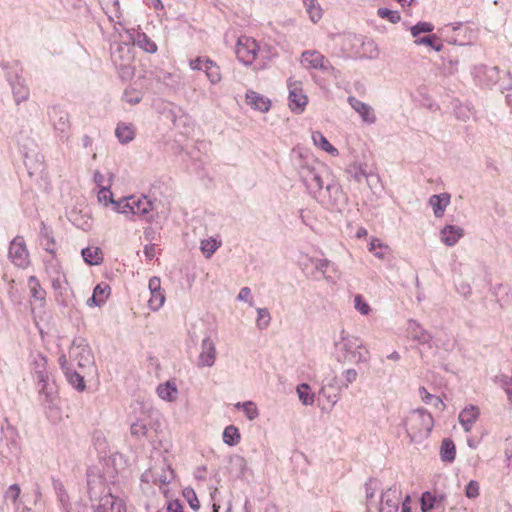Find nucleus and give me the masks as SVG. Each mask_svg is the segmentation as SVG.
I'll return each mask as SVG.
<instances>
[{
  "mask_svg": "<svg viewBox=\"0 0 512 512\" xmlns=\"http://www.w3.org/2000/svg\"><path fill=\"white\" fill-rule=\"evenodd\" d=\"M298 175L308 193L318 202L331 206L343 202L341 185L323 163L314 159H300Z\"/></svg>",
  "mask_w": 512,
  "mask_h": 512,
  "instance_id": "f257e3e1",
  "label": "nucleus"
},
{
  "mask_svg": "<svg viewBox=\"0 0 512 512\" xmlns=\"http://www.w3.org/2000/svg\"><path fill=\"white\" fill-rule=\"evenodd\" d=\"M111 184L101 187L98 191V200L105 205L111 203L118 213L124 214L130 220L152 222L156 214L153 202L146 195H131L118 201L112 199Z\"/></svg>",
  "mask_w": 512,
  "mask_h": 512,
  "instance_id": "f03ea898",
  "label": "nucleus"
},
{
  "mask_svg": "<svg viewBox=\"0 0 512 512\" xmlns=\"http://www.w3.org/2000/svg\"><path fill=\"white\" fill-rule=\"evenodd\" d=\"M333 357L341 365H360L370 361L369 349L363 341L355 335L341 330L333 342Z\"/></svg>",
  "mask_w": 512,
  "mask_h": 512,
  "instance_id": "7ed1b4c3",
  "label": "nucleus"
},
{
  "mask_svg": "<svg viewBox=\"0 0 512 512\" xmlns=\"http://www.w3.org/2000/svg\"><path fill=\"white\" fill-rule=\"evenodd\" d=\"M5 72V79L8 82L13 101L16 106L27 102L30 98V88L23 76V68L18 61H2L0 63Z\"/></svg>",
  "mask_w": 512,
  "mask_h": 512,
  "instance_id": "20e7f679",
  "label": "nucleus"
},
{
  "mask_svg": "<svg viewBox=\"0 0 512 512\" xmlns=\"http://www.w3.org/2000/svg\"><path fill=\"white\" fill-rule=\"evenodd\" d=\"M433 426L432 415L424 409L410 412L405 419L406 433L413 444L424 443L429 438Z\"/></svg>",
  "mask_w": 512,
  "mask_h": 512,
  "instance_id": "39448f33",
  "label": "nucleus"
},
{
  "mask_svg": "<svg viewBox=\"0 0 512 512\" xmlns=\"http://www.w3.org/2000/svg\"><path fill=\"white\" fill-rule=\"evenodd\" d=\"M134 59V48L129 43L122 42L112 45L111 60L121 80L127 81L134 76Z\"/></svg>",
  "mask_w": 512,
  "mask_h": 512,
  "instance_id": "423d86ee",
  "label": "nucleus"
},
{
  "mask_svg": "<svg viewBox=\"0 0 512 512\" xmlns=\"http://www.w3.org/2000/svg\"><path fill=\"white\" fill-rule=\"evenodd\" d=\"M33 371L38 379L39 393L44 397L47 403H53L55 395L52 387L48 383L47 359L42 354H37L32 362Z\"/></svg>",
  "mask_w": 512,
  "mask_h": 512,
  "instance_id": "0eeeda50",
  "label": "nucleus"
},
{
  "mask_svg": "<svg viewBox=\"0 0 512 512\" xmlns=\"http://www.w3.org/2000/svg\"><path fill=\"white\" fill-rule=\"evenodd\" d=\"M48 116L59 140L68 142L71 128L69 114L60 106L54 105L48 108Z\"/></svg>",
  "mask_w": 512,
  "mask_h": 512,
  "instance_id": "6e6552de",
  "label": "nucleus"
},
{
  "mask_svg": "<svg viewBox=\"0 0 512 512\" xmlns=\"http://www.w3.org/2000/svg\"><path fill=\"white\" fill-rule=\"evenodd\" d=\"M259 51V45L255 39L242 35L237 39L235 54L237 59L245 66L251 65Z\"/></svg>",
  "mask_w": 512,
  "mask_h": 512,
  "instance_id": "1a4fd4ad",
  "label": "nucleus"
},
{
  "mask_svg": "<svg viewBox=\"0 0 512 512\" xmlns=\"http://www.w3.org/2000/svg\"><path fill=\"white\" fill-rule=\"evenodd\" d=\"M301 63L304 68L308 70H320L329 74H335L336 72L331 62L317 50H306L302 52Z\"/></svg>",
  "mask_w": 512,
  "mask_h": 512,
  "instance_id": "9d476101",
  "label": "nucleus"
},
{
  "mask_svg": "<svg viewBox=\"0 0 512 512\" xmlns=\"http://www.w3.org/2000/svg\"><path fill=\"white\" fill-rule=\"evenodd\" d=\"M287 87L289 91L288 100L290 109L293 112L301 113L308 102V98L303 92L302 82L290 77L287 81Z\"/></svg>",
  "mask_w": 512,
  "mask_h": 512,
  "instance_id": "9b49d317",
  "label": "nucleus"
},
{
  "mask_svg": "<svg viewBox=\"0 0 512 512\" xmlns=\"http://www.w3.org/2000/svg\"><path fill=\"white\" fill-rule=\"evenodd\" d=\"M174 478V471L170 465L163 464L161 467H151L141 475V481L159 486L169 484Z\"/></svg>",
  "mask_w": 512,
  "mask_h": 512,
  "instance_id": "f8f14e48",
  "label": "nucleus"
},
{
  "mask_svg": "<svg viewBox=\"0 0 512 512\" xmlns=\"http://www.w3.org/2000/svg\"><path fill=\"white\" fill-rule=\"evenodd\" d=\"M403 500L400 486L393 484L382 493L379 512H398Z\"/></svg>",
  "mask_w": 512,
  "mask_h": 512,
  "instance_id": "ddd939ff",
  "label": "nucleus"
},
{
  "mask_svg": "<svg viewBox=\"0 0 512 512\" xmlns=\"http://www.w3.org/2000/svg\"><path fill=\"white\" fill-rule=\"evenodd\" d=\"M472 74L481 85L492 88L499 81L500 69L497 66L479 64L474 66Z\"/></svg>",
  "mask_w": 512,
  "mask_h": 512,
  "instance_id": "4468645a",
  "label": "nucleus"
},
{
  "mask_svg": "<svg viewBox=\"0 0 512 512\" xmlns=\"http://www.w3.org/2000/svg\"><path fill=\"white\" fill-rule=\"evenodd\" d=\"M9 258L18 267L25 268L29 264V253L22 237H15L9 247Z\"/></svg>",
  "mask_w": 512,
  "mask_h": 512,
  "instance_id": "2eb2a0df",
  "label": "nucleus"
},
{
  "mask_svg": "<svg viewBox=\"0 0 512 512\" xmlns=\"http://www.w3.org/2000/svg\"><path fill=\"white\" fill-rule=\"evenodd\" d=\"M127 38L132 42V47L137 46L147 53H155L157 51L156 43L150 39L144 32L138 29L127 31Z\"/></svg>",
  "mask_w": 512,
  "mask_h": 512,
  "instance_id": "dca6fc26",
  "label": "nucleus"
},
{
  "mask_svg": "<svg viewBox=\"0 0 512 512\" xmlns=\"http://www.w3.org/2000/svg\"><path fill=\"white\" fill-rule=\"evenodd\" d=\"M216 347L213 340L206 337L202 340L201 351L198 356L197 366L198 367H212L216 361Z\"/></svg>",
  "mask_w": 512,
  "mask_h": 512,
  "instance_id": "f3484780",
  "label": "nucleus"
},
{
  "mask_svg": "<svg viewBox=\"0 0 512 512\" xmlns=\"http://www.w3.org/2000/svg\"><path fill=\"white\" fill-rule=\"evenodd\" d=\"M347 102L351 108L360 116L362 121L367 124H374L377 120L374 109L367 103L358 100L354 96H349Z\"/></svg>",
  "mask_w": 512,
  "mask_h": 512,
  "instance_id": "a211bd4d",
  "label": "nucleus"
},
{
  "mask_svg": "<svg viewBox=\"0 0 512 512\" xmlns=\"http://www.w3.org/2000/svg\"><path fill=\"white\" fill-rule=\"evenodd\" d=\"M71 354L78 361L80 368H93L94 356L88 345L74 342Z\"/></svg>",
  "mask_w": 512,
  "mask_h": 512,
  "instance_id": "6ab92c4d",
  "label": "nucleus"
},
{
  "mask_svg": "<svg viewBox=\"0 0 512 512\" xmlns=\"http://www.w3.org/2000/svg\"><path fill=\"white\" fill-rule=\"evenodd\" d=\"M46 272L54 290H62L67 283L66 276L57 260L46 263Z\"/></svg>",
  "mask_w": 512,
  "mask_h": 512,
  "instance_id": "aec40b11",
  "label": "nucleus"
},
{
  "mask_svg": "<svg viewBox=\"0 0 512 512\" xmlns=\"http://www.w3.org/2000/svg\"><path fill=\"white\" fill-rule=\"evenodd\" d=\"M24 164L30 176L42 177L46 166L43 155L39 153L24 155Z\"/></svg>",
  "mask_w": 512,
  "mask_h": 512,
  "instance_id": "412c9836",
  "label": "nucleus"
},
{
  "mask_svg": "<svg viewBox=\"0 0 512 512\" xmlns=\"http://www.w3.org/2000/svg\"><path fill=\"white\" fill-rule=\"evenodd\" d=\"M94 512H125V505L122 500L108 494L100 499L99 504L94 508Z\"/></svg>",
  "mask_w": 512,
  "mask_h": 512,
  "instance_id": "4be33fe9",
  "label": "nucleus"
},
{
  "mask_svg": "<svg viewBox=\"0 0 512 512\" xmlns=\"http://www.w3.org/2000/svg\"><path fill=\"white\" fill-rule=\"evenodd\" d=\"M158 397L166 402H175L179 396V390L174 379L160 383L156 388Z\"/></svg>",
  "mask_w": 512,
  "mask_h": 512,
  "instance_id": "5701e85b",
  "label": "nucleus"
},
{
  "mask_svg": "<svg viewBox=\"0 0 512 512\" xmlns=\"http://www.w3.org/2000/svg\"><path fill=\"white\" fill-rule=\"evenodd\" d=\"M480 415L479 408L474 405L465 407L458 416L459 423L465 432H470L474 423L478 420Z\"/></svg>",
  "mask_w": 512,
  "mask_h": 512,
  "instance_id": "b1692460",
  "label": "nucleus"
},
{
  "mask_svg": "<svg viewBox=\"0 0 512 512\" xmlns=\"http://www.w3.org/2000/svg\"><path fill=\"white\" fill-rule=\"evenodd\" d=\"M246 103L252 109L262 113L268 112L271 107L270 99L253 90H248L246 92Z\"/></svg>",
  "mask_w": 512,
  "mask_h": 512,
  "instance_id": "393cba45",
  "label": "nucleus"
},
{
  "mask_svg": "<svg viewBox=\"0 0 512 512\" xmlns=\"http://www.w3.org/2000/svg\"><path fill=\"white\" fill-rule=\"evenodd\" d=\"M341 41V50L347 56L357 57V50L361 40V35L347 33L339 36Z\"/></svg>",
  "mask_w": 512,
  "mask_h": 512,
  "instance_id": "a878e982",
  "label": "nucleus"
},
{
  "mask_svg": "<svg viewBox=\"0 0 512 512\" xmlns=\"http://www.w3.org/2000/svg\"><path fill=\"white\" fill-rule=\"evenodd\" d=\"M359 42V49L357 50L358 58L376 59L379 57L380 51L377 44L372 39L361 36Z\"/></svg>",
  "mask_w": 512,
  "mask_h": 512,
  "instance_id": "bb28decb",
  "label": "nucleus"
},
{
  "mask_svg": "<svg viewBox=\"0 0 512 512\" xmlns=\"http://www.w3.org/2000/svg\"><path fill=\"white\" fill-rule=\"evenodd\" d=\"M451 196L449 193L434 194L429 198V205L433 209L436 218L444 215L445 209L450 204Z\"/></svg>",
  "mask_w": 512,
  "mask_h": 512,
  "instance_id": "cd10ccee",
  "label": "nucleus"
},
{
  "mask_svg": "<svg viewBox=\"0 0 512 512\" xmlns=\"http://www.w3.org/2000/svg\"><path fill=\"white\" fill-rule=\"evenodd\" d=\"M110 291V286L107 283H100L96 285L92 296L87 300V305L90 307L103 305L108 299Z\"/></svg>",
  "mask_w": 512,
  "mask_h": 512,
  "instance_id": "c85d7f7f",
  "label": "nucleus"
},
{
  "mask_svg": "<svg viewBox=\"0 0 512 512\" xmlns=\"http://www.w3.org/2000/svg\"><path fill=\"white\" fill-rule=\"evenodd\" d=\"M463 236V230L459 226H443L440 231V239L447 246H453Z\"/></svg>",
  "mask_w": 512,
  "mask_h": 512,
  "instance_id": "c756f323",
  "label": "nucleus"
},
{
  "mask_svg": "<svg viewBox=\"0 0 512 512\" xmlns=\"http://www.w3.org/2000/svg\"><path fill=\"white\" fill-rule=\"evenodd\" d=\"M222 240L219 235L208 236L200 242V250L209 259L221 247Z\"/></svg>",
  "mask_w": 512,
  "mask_h": 512,
  "instance_id": "7c9ffc66",
  "label": "nucleus"
},
{
  "mask_svg": "<svg viewBox=\"0 0 512 512\" xmlns=\"http://www.w3.org/2000/svg\"><path fill=\"white\" fill-rule=\"evenodd\" d=\"M115 135L121 144H127L135 138V129L132 124L118 123Z\"/></svg>",
  "mask_w": 512,
  "mask_h": 512,
  "instance_id": "2f4dec72",
  "label": "nucleus"
},
{
  "mask_svg": "<svg viewBox=\"0 0 512 512\" xmlns=\"http://www.w3.org/2000/svg\"><path fill=\"white\" fill-rule=\"evenodd\" d=\"M312 140L315 146L321 148L332 156L339 154L338 150L327 140V138L319 131L312 132Z\"/></svg>",
  "mask_w": 512,
  "mask_h": 512,
  "instance_id": "473e14b6",
  "label": "nucleus"
},
{
  "mask_svg": "<svg viewBox=\"0 0 512 512\" xmlns=\"http://www.w3.org/2000/svg\"><path fill=\"white\" fill-rule=\"evenodd\" d=\"M84 261L89 265H99L103 261L102 252L99 247L89 246L81 251Z\"/></svg>",
  "mask_w": 512,
  "mask_h": 512,
  "instance_id": "72a5a7b5",
  "label": "nucleus"
},
{
  "mask_svg": "<svg viewBox=\"0 0 512 512\" xmlns=\"http://www.w3.org/2000/svg\"><path fill=\"white\" fill-rule=\"evenodd\" d=\"M419 395H420L421 400L425 404L431 405V406H433L434 408H436L438 410H444L445 404L443 403L441 398L439 396H436V395H433V394L429 393L425 389V387H420L419 388Z\"/></svg>",
  "mask_w": 512,
  "mask_h": 512,
  "instance_id": "f704fd0d",
  "label": "nucleus"
},
{
  "mask_svg": "<svg viewBox=\"0 0 512 512\" xmlns=\"http://www.w3.org/2000/svg\"><path fill=\"white\" fill-rule=\"evenodd\" d=\"M309 18L313 23H317L322 18V8L317 0H303Z\"/></svg>",
  "mask_w": 512,
  "mask_h": 512,
  "instance_id": "c9c22d12",
  "label": "nucleus"
},
{
  "mask_svg": "<svg viewBox=\"0 0 512 512\" xmlns=\"http://www.w3.org/2000/svg\"><path fill=\"white\" fill-rule=\"evenodd\" d=\"M204 72L211 84L214 85L221 81L220 68L214 61L207 59Z\"/></svg>",
  "mask_w": 512,
  "mask_h": 512,
  "instance_id": "e433bc0d",
  "label": "nucleus"
},
{
  "mask_svg": "<svg viewBox=\"0 0 512 512\" xmlns=\"http://www.w3.org/2000/svg\"><path fill=\"white\" fill-rule=\"evenodd\" d=\"M441 459L445 462H452L455 459V444L451 439H444L440 449Z\"/></svg>",
  "mask_w": 512,
  "mask_h": 512,
  "instance_id": "4c0bfd02",
  "label": "nucleus"
},
{
  "mask_svg": "<svg viewBox=\"0 0 512 512\" xmlns=\"http://www.w3.org/2000/svg\"><path fill=\"white\" fill-rule=\"evenodd\" d=\"M241 435L234 425L227 426L223 431V441L229 446H235L240 442Z\"/></svg>",
  "mask_w": 512,
  "mask_h": 512,
  "instance_id": "58836bf2",
  "label": "nucleus"
},
{
  "mask_svg": "<svg viewBox=\"0 0 512 512\" xmlns=\"http://www.w3.org/2000/svg\"><path fill=\"white\" fill-rule=\"evenodd\" d=\"M414 43L416 45H427L430 46L435 51L439 52L443 48V44L439 41V38L435 34H429L423 37H419L415 39Z\"/></svg>",
  "mask_w": 512,
  "mask_h": 512,
  "instance_id": "ea45409f",
  "label": "nucleus"
},
{
  "mask_svg": "<svg viewBox=\"0 0 512 512\" xmlns=\"http://www.w3.org/2000/svg\"><path fill=\"white\" fill-rule=\"evenodd\" d=\"M369 251L372 252L375 257L384 259L389 253V247L379 239L373 238L369 244Z\"/></svg>",
  "mask_w": 512,
  "mask_h": 512,
  "instance_id": "a19ab883",
  "label": "nucleus"
},
{
  "mask_svg": "<svg viewBox=\"0 0 512 512\" xmlns=\"http://www.w3.org/2000/svg\"><path fill=\"white\" fill-rule=\"evenodd\" d=\"M235 408L242 409L245 416L250 421L256 419L259 416L258 408H257L256 404L252 401H246L243 403L238 402L235 404Z\"/></svg>",
  "mask_w": 512,
  "mask_h": 512,
  "instance_id": "79ce46f5",
  "label": "nucleus"
},
{
  "mask_svg": "<svg viewBox=\"0 0 512 512\" xmlns=\"http://www.w3.org/2000/svg\"><path fill=\"white\" fill-rule=\"evenodd\" d=\"M28 286L32 298L39 301H43L45 299V291L42 289L38 279L35 276H30L28 278Z\"/></svg>",
  "mask_w": 512,
  "mask_h": 512,
  "instance_id": "37998d69",
  "label": "nucleus"
},
{
  "mask_svg": "<svg viewBox=\"0 0 512 512\" xmlns=\"http://www.w3.org/2000/svg\"><path fill=\"white\" fill-rule=\"evenodd\" d=\"M346 174L349 180H354L358 183L367 180V174L365 170L357 164L350 165L346 170Z\"/></svg>",
  "mask_w": 512,
  "mask_h": 512,
  "instance_id": "c03bdc74",
  "label": "nucleus"
},
{
  "mask_svg": "<svg viewBox=\"0 0 512 512\" xmlns=\"http://www.w3.org/2000/svg\"><path fill=\"white\" fill-rule=\"evenodd\" d=\"M65 376L67 381L78 391L85 389L84 376L80 375L78 372L67 369Z\"/></svg>",
  "mask_w": 512,
  "mask_h": 512,
  "instance_id": "a18cd8bd",
  "label": "nucleus"
},
{
  "mask_svg": "<svg viewBox=\"0 0 512 512\" xmlns=\"http://www.w3.org/2000/svg\"><path fill=\"white\" fill-rule=\"evenodd\" d=\"M409 330L411 331L413 338L419 340L422 343H426L430 340V334L420 327L415 321H409Z\"/></svg>",
  "mask_w": 512,
  "mask_h": 512,
  "instance_id": "49530a36",
  "label": "nucleus"
},
{
  "mask_svg": "<svg viewBox=\"0 0 512 512\" xmlns=\"http://www.w3.org/2000/svg\"><path fill=\"white\" fill-rule=\"evenodd\" d=\"M256 325L260 330L267 329L271 322V316L266 308H257Z\"/></svg>",
  "mask_w": 512,
  "mask_h": 512,
  "instance_id": "de8ad7c7",
  "label": "nucleus"
},
{
  "mask_svg": "<svg viewBox=\"0 0 512 512\" xmlns=\"http://www.w3.org/2000/svg\"><path fill=\"white\" fill-rule=\"evenodd\" d=\"M310 390V387L308 384H300L298 387H297V393H298V397L300 399V401L304 404V405H312L313 402H314V395L311 394L309 392Z\"/></svg>",
  "mask_w": 512,
  "mask_h": 512,
  "instance_id": "09e8293b",
  "label": "nucleus"
},
{
  "mask_svg": "<svg viewBox=\"0 0 512 512\" xmlns=\"http://www.w3.org/2000/svg\"><path fill=\"white\" fill-rule=\"evenodd\" d=\"M357 377H358V372L356 371V369H354V368L345 369L341 373L342 381H341V385L339 388L347 389L350 384L354 383L357 380Z\"/></svg>",
  "mask_w": 512,
  "mask_h": 512,
  "instance_id": "8fccbe9b",
  "label": "nucleus"
},
{
  "mask_svg": "<svg viewBox=\"0 0 512 512\" xmlns=\"http://www.w3.org/2000/svg\"><path fill=\"white\" fill-rule=\"evenodd\" d=\"M150 293H151V297L148 301V305L151 310L157 311L163 306V304L165 302L164 291L162 290V291H156V292H150Z\"/></svg>",
  "mask_w": 512,
  "mask_h": 512,
  "instance_id": "3c124183",
  "label": "nucleus"
},
{
  "mask_svg": "<svg viewBox=\"0 0 512 512\" xmlns=\"http://www.w3.org/2000/svg\"><path fill=\"white\" fill-rule=\"evenodd\" d=\"M377 15L380 18L387 19L389 22L396 24L401 20L400 13L395 10H390L388 8H379L377 10Z\"/></svg>",
  "mask_w": 512,
  "mask_h": 512,
  "instance_id": "603ef678",
  "label": "nucleus"
},
{
  "mask_svg": "<svg viewBox=\"0 0 512 512\" xmlns=\"http://www.w3.org/2000/svg\"><path fill=\"white\" fill-rule=\"evenodd\" d=\"M41 246L52 255L55 254V241L54 238L45 229L41 234L40 239Z\"/></svg>",
  "mask_w": 512,
  "mask_h": 512,
  "instance_id": "864d4df0",
  "label": "nucleus"
},
{
  "mask_svg": "<svg viewBox=\"0 0 512 512\" xmlns=\"http://www.w3.org/2000/svg\"><path fill=\"white\" fill-rule=\"evenodd\" d=\"M433 29L434 26L430 22H418L416 25L411 27L410 31L412 36L417 39L421 33H430Z\"/></svg>",
  "mask_w": 512,
  "mask_h": 512,
  "instance_id": "5fc2aeb1",
  "label": "nucleus"
},
{
  "mask_svg": "<svg viewBox=\"0 0 512 512\" xmlns=\"http://www.w3.org/2000/svg\"><path fill=\"white\" fill-rule=\"evenodd\" d=\"M353 302H354V308L361 315H368L370 313L371 307L362 295H360V294L355 295Z\"/></svg>",
  "mask_w": 512,
  "mask_h": 512,
  "instance_id": "6e6d98bb",
  "label": "nucleus"
},
{
  "mask_svg": "<svg viewBox=\"0 0 512 512\" xmlns=\"http://www.w3.org/2000/svg\"><path fill=\"white\" fill-rule=\"evenodd\" d=\"M436 503V498L429 492H424L421 497V510L422 512H430Z\"/></svg>",
  "mask_w": 512,
  "mask_h": 512,
  "instance_id": "4d7b16f0",
  "label": "nucleus"
},
{
  "mask_svg": "<svg viewBox=\"0 0 512 512\" xmlns=\"http://www.w3.org/2000/svg\"><path fill=\"white\" fill-rule=\"evenodd\" d=\"M183 496L185 497L189 506L193 510L197 511L200 508L199 500L197 498L195 491L192 488H185L183 490Z\"/></svg>",
  "mask_w": 512,
  "mask_h": 512,
  "instance_id": "13d9d810",
  "label": "nucleus"
},
{
  "mask_svg": "<svg viewBox=\"0 0 512 512\" xmlns=\"http://www.w3.org/2000/svg\"><path fill=\"white\" fill-rule=\"evenodd\" d=\"M148 428L142 421H136L131 425V434L136 438H143L146 436Z\"/></svg>",
  "mask_w": 512,
  "mask_h": 512,
  "instance_id": "bf43d9fd",
  "label": "nucleus"
},
{
  "mask_svg": "<svg viewBox=\"0 0 512 512\" xmlns=\"http://www.w3.org/2000/svg\"><path fill=\"white\" fill-rule=\"evenodd\" d=\"M479 483L475 480H471L465 489L466 497L470 499L477 498L479 496Z\"/></svg>",
  "mask_w": 512,
  "mask_h": 512,
  "instance_id": "052dcab7",
  "label": "nucleus"
},
{
  "mask_svg": "<svg viewBox=\"0 0 512 512\" xmlns=\"http://www.w3.org/2000/svg\"><path fill=\"white\" fill-rule=\"evenodd\" d=\"M237 299L248 303L250 306H254V301L251 295V289L249 287H243L240 289Z\"/></svg>",
  "mask_w": 512,
  "mask_h": 512,
  "instance_id": "680f3d73",
  "label": "nucleus"
},
{
  "mask_svg": "<svg viewBox=\"0 0 512 512\" xmlns=\"http://www.w3.org/2000/svg\"><path fill=\"white\" fill-rule=\"evenodd\" d=\"M141 95L139 92L135 90H125L124 92V99L129 104L135 105L138 104L141 101Z\"/></svg>",
  "mask_w": 512,
  "mask_h": 512,
  "instance_id": "e2e57ef3",
  "label": "nucleus"
},
{
  "mask_svg": "<svg viewBox=\"0 0 512 512\" xmlns=\"http://www.w3.org/2000/svg\"><path fill=\"white\" fill-rule=\"evenodd\" d=\"M331 265L330 261L326 260V259H318L314 262V266L315 268L320 271L325 278H329V276L326 275L327 273V269L329 268V266Z\"/></svg>",
  "mask_w": 512,
  "mask_h": 512,
  "instance_id": "0e129e2a",
  "label": "nucleus"
},
{
  "mask_svg": "<svg viewBox=\"0 0 512 512\" xmlns=\"http://www.w3.org/2000/svg\"><path fill=\"white\" fill-rule=\"evenodd\" d=\"M208 58L197 57L189 62V66L192 70H202L204 71L206 66V61Z\"/></svg>",
  "mask_w": 512,
  "mask_h": 512,
  "instance_id": "69168bd1",
  "label": "nucleus"
},
{
  "mask_svg": "<svg viewBox=\"0 0 512 512\" xmlns=\"http://www.w3.org/2000/svg\"><path fill=\"white\" fill-rule=\"evenodd\" d=\"M456 289L459 294H461L464 297H468L471 295V286L468 283H465L463 281H460L456 283Z\"/></svg>",
  "mask_w": 512,
  "mask_h": 512,
  "instance_id": "338daca9",
  "label": "nucleus"
},
{
  "mask_svg": "<svg viewBox=\"0 0 512 512\" xmlns=\"http://www.w3.org/2000/svg\"><path fill=\"white\" fill-rule=\"evenodd\" d=\"M167 512H184L183 506L179 500L169 501L167 504Z\"/></svg>",
  "mask_w": 512,
  "mask_h": 512,
  "instance_id": "774afa93",
  "label": "nucleus"
}]
</instances>
